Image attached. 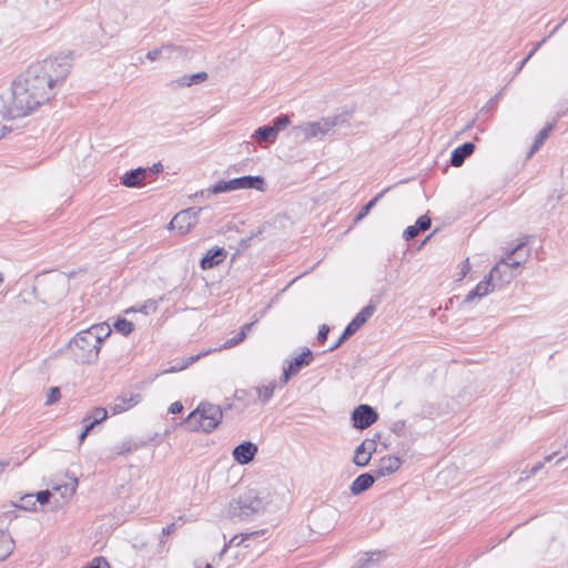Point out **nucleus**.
I'll list each match as a JSON object with an SVG mask.
<instances>
[{
	"label": "nucleus",
	"mask_w": 568,
	"mask_h": 568,
	"mask_svg": "<svg viewBox=\"0 0 568 568\" xmlns=\"http://www.w3.org/2000/svg\"><path fill=\"white\" fill-rule=\"evenodd\" d=\"M78 488V478L72 477L71 481L63 485L53 486L52 490L60 494L62 501L58 506H62L71 500Z\"/></svg>",
	"instance_id": "nucleus-16"
},
{
	"label": "nucleus",
	"mask_w": 568,
	"mask_h": 568,
	"mask_svg": "<svg viewBox=\"0 0 568 568\" xmlns=\"http://www.w3.org/2000/svg\"><path fill=\"white\" fill-rule=\"evenodd\" d=\"M158 166H159L158 164H154V170H155V171H159V168H158Z\"/></svg>",
	"instance_id": "nucleus-64"
},
{
	"label": "nucleus",
	"mask_w": 568,
	"mask_h": 568,
	"mask_svg": "<svg viewBox=\"0 0 568 568\" xmlns=\"http://www.w3.org/2000/svg\"><path fill=\"white\" fill-rule=\"evenodd\" d=\"M156 310H158V301L148 300L140 306H133V307L125 310V314L140 312V313H143L144 315H149V314L155 313Z\"/></svg>",
	"instance_id": "nucleus-25"
},
{
	"label": "nucleus",
	"mask_w": 568,
	"mask_h": 568,
	"mask_svg": "<svg viewBox=\"0 0 568 568\" xmlns=\"http://www.w3.org/2000/svg\"><path fill=\"white\" fill-rule=\"evenodd\" d=\"M82 568H111V566L105 558L95 557L87 566Z\"/></svg>",
	"instance_id": "nucleus-38"
},
{
	"label": "nucleus",
	"mask_w": 568,
	"mask_h": 568,
	"mask_svg": "<svg viewBox=\"0 0 568 568\" xmlns=\"http://www.w3.org/2000/svg\"><path fill=\"white\" fill-rule=\"evenodd\" d=\"M244 338H245V333L239 332L234 337L227 339L223 345H221L219 347V349H226V348L234 347V346L239 345L241 342H243Z\"/></svg>",
	"instance_id": "nucleus-36"
},
{
	"label": "nucleus",
	"mask_w": 568,
	"mask_h": 568,
	"mask_svg": "<svg viewBox=\"0 0 568 568\" xmlns=\"http://www.w3.org/2000/svg\"><path fill=\"white\" fill-rule=\"evenodd\" d=\"M8 132H10V129H9L8 126H6V125H2V126L0 128V140H1V139H2V138H3Z\"/></svg>",
	"instance_id": "nucleus-54"
},
{
	"label": "nucleus",
	"mask_w": 568,
	"mask_h": 568,
	"mask_svg": "<svg viewBox=\"0 0 568 568\" xmlns=\"http://www.w3.org/2000/svg\"><path fill=\"white\" fill-rule=\"evenodd\" d=\"M341 123L339 116L323 118L320 121L306 122L293 129L296 136H303L308 140L312 138L324 136L333 131Z\"/></svg>",
	"instance_id": "nucleus-5"
},
{
	"label": "nucleus",
	"mask_w": 568,
	"mask_h": 568,
	"mask_svg": "<svg viewBox=\"0 0 568 568\" xmlns=\"http://www.w3.org/2000/svg\"><path fill=\"white\" fill-rule=\"evenodd\" d=\"M400 465L402 462L398 457L392 455L385 456L379 460L375 473L377 477H385L398 470Z\"/></svg>",
	"instance_id": "nucleus-15"
},
{
	"label": "nucleus",
	"mask_w": 568,
	"mask_h": 568,
	"mask_svg": "<svg viewBox=\"0 0 568 568\" xmlns=\"http://www.w3.org/2000/svg\"><path fill=\"white\" fill-rule=\"evenodd\" d=\"M474 151H475L474 143H471V142L464 143L463 145L456 148L453 151L452 158H450V164L456 168L460 166L464 163L465 159L468 158L469 155H471Z\"/></svg>",
	"instance_id": "nucleus-17"
},
{
	"label": "nucleus",
	"mask_w": 568,
	"mask_h": 568,
	"mask_svg": "<svg viewBox=\"0 0 568 568\" xmlns=\"http://www.w3.org/2000/svg\"><path fill=\"white\" fill-rule=\"evenodd\" d=\"M375 306L374 305H367L364 308L361 310V312L353 318L359 326H363L374 314Z\"/></svg>",
	"instance_id": "nucleus-31"
},
{
	"label": "nucleus",
	"mask_w": 568,
	"mask_h": 568,
	"mask_svg": "<svg viewBox=\"0 0 568 568\" xmlns=\"http://www.w3.org/2000/svg\"><path fill=\"white\" fill-rule=\"evenodd\" d=\"M246 536H247V535H245V536H243V535H242V536H237V535H236V536H234V537H233V538H232L227 544H225V545H224V548H223V550H222V554L226 552V550H227L231 546H233V545H235V546H240V545L245 540Z\"/></svg>",
	"instance_id": "nucleus-47"
},
{
	"label": "nucleus",
	"mask_w": 568,
	"mask_h": 568,
	"mask_svg": "<svg viewBox=\"0 0 568 568\" xmlns=\"http://www.w3.org/2000/svg\"><path fill=\"white\" fill-rule=\"evenodd\" d=\"M60 399V388L51 387L47 394L45 405H52Z\"/></svg>",
	"instance_id": "nucleus-39"
},
{
	"label": "nucleus",
	"mask_w": 568,
	"mask_h": 568,
	"mask_svg": "<svg viewBox=\"0 0 568 568\" xmlns=\"http://www.w3.org/2000/svg\"><path fill=\"white\" fill-rule=\"evenodd\" d=\"M183 409V405L180 403V402H174L173 404H171L170 408H169V412L171 414H178L180 413L181 410Z\"/></svg>",
	"instance_id": "nucleus-49"
},
{
	"label": "nucleus",
	"mask_w": 568,
	"mask_h": 568,
	"mask_svg": "<svg viewBox=\"0 0 568 568\" xmlns=\"http://www.w3.org/2000/svg\"><path fill=\"white\" fill-rule=\"evenodd\" d=\"M377 444L374 439H365L355 450L353 462L356 466H366L373 453H375Z\"/></svg>",
	"instance_id": "nucleus-11"
},
{
	"label": "nucleus",
	"mask_w": 568,
	"mask_h": 568,
	"mask_svg": "<svg viewBox=\"0 0 568 568\" xmlns=\"http://www.w3.org/2000/svg\"><path fill=\"white\" fill-rule=\"evenodd\" d=\"M554 455H548L544 458V462H539L536 465H534L527 473L526 478L535 476L545 465V463L550 462L552 459Z\"/></svg>",
	"instance_id": "nucleus-40"
},
{
	"label": "nucleus",
	"mask_w": 568,
	"mask_h": 568,
	"mask_svg": "<svg viewBox=\"0 0 568 568\" xmlns=\"http://www.w3.org/2000/svg\"><path fill=\"white\" fill-rule=\"evenodd\" d=\"M136 448H138V446L134 445L132 440H125V442L121 443L120 445L114 446L112 448V454L114 456L125 455V454L133 452Z\"/></svg>",
	"instance_id": "nucleus-32"
},
{
	"label": "nucleus",
	"mask_w": 568,
	"mask_h": 568,
	"mask_svg": "<svg viewBox=\"0 0 568 568\" xmlns=\"http://www.w3.org/2000/svg\"><path fill=\"white\" fill-rule=\"evenodd\" d=\"M83 331L89 335H93V338L100 346L112 332L108 323L94 324L91 327Z\"/></svg>",
	"instance_id": "nucleus-22"
},
{
	"label": "nucleus",
	"mask_w": 568,
	"mask_h": 568,
	"mask_svg": "<svg viewBox=\"0 0 568 568\" xmlns=\"http://www.w3.org/2000/svg\"><path fill=\"white\" fill-rule=\"evenodd\" d=\"M377 419L376 412L368 405L362 404L357 406L353 414V426L358 429H365L374 424Z\"/></svg>",
	"instance_id": "nucleus-10"
},
{
	"label": "nucleus",
	"mask_w": 568,
	"mask_h": 568,
	"mask_svg": "<svg viewBox=\"0 0 568 568\" xmlns=\"http://www.w3.org/2000/svg\"><path fill=\"white\" fill-rule=\"evenodd\" d=\"M174 528H175L174 524H171V525L164 527L162 531L164 535H170L174 530Z\"/></svg>",
	"instance_id": "nucleus-53"
},
{
	"label": "nucleus",
	"mask_w": 568,
	"mask_h": 568,
	"mask_svg": "<svg viewBox=\"0 0 568 568\" xmlns=\"http://www.w3.org/2000/svg\"><path fill=\"white\" fill-rule=\"evenodd\" d=\"M546 39H542L540 42H538L534 49L531 51H529V53L527 54V59H530L535 53L536 51L545 43Z\"/></svg>",
	"instance_id": "nucleus-51"
},
{
	"label": "nucleus",
	"mask_w": 568,
	"mask_h": 568,
	"mask_svg": "<svg viewBox=\"0 0 568 568\" xmlns=\"http://www.w3.org/2000/svg\"><path fill=\"white\" fill-rule=\"evenodd\" d=\"M252 138L258 143H274L277 136L275 135V131L271 126L264 125L256 129Z\"/></svg>",
	"instance_id": "nucleus-23"
},
{
	"label": "nucleus",
	"mask_w": 568,
	"mask_h": 568,
	"mask_svg": "<svg viewBox=\"0 0 568 568\" xmlns=\"http://www.w3.org/2000/svg\"><path fill=\"white\" fill-rule=\"evenodd\" d=\"M146 176V170L143 168H138L135 170H131L126 172L122 178V184L126 187H135L141 184V182Z\"/></svg>",
	"instance_id": "nucleus-20"
},
{
	"label": "nucleus",
	"mask_w": 568,
	"mask_h": 568,
	"mask_svg": "<svg viewBox=\"0 0 568 568\" xmlns=\"http://www.w3.org/2000/svg\"><path fill=\"white\" fill-rule=\"evenodd\" d=\"M207 79L206 72H197L191 75H183L176 80V83L180 87H191L193 84H197L204 82Z\"/></svg>",
	"instance_id": "nucleus-24"
},
{
	"label": "nucleus",
	"mask_w": 568,
	"mask_h": 568,
	"mask_svg": "<svg viewBox=\"0 0 568 568\" xmlns=\"http://www.w3.org/2000/svg\"><path fill=\"white\" fill-rule=\"evenodd\" d=\"M108 417V410L103 407H95L91 414L82 419V423L92 424L94 427L97 424L103 422Z\"/></svg>",
	"instance_id": "nucleus-27"
},
{
	"label": "nucleus",
	"mask_w": 568,
	"mask_h": 568,
	"mask_svg": "<svg viewBox=\"0 0 568 568\" xmlns=\"http://www.w3.org/2000/svg\"><path fill=\"white\" fill-rule=\"evenodd\" d=\"M211 351H206L204 353H201L196 356H191L187 358L186 363L184 365H182L181 367L179 368H175V367H172L171 369H168L166 372H176V371H181V369H184L186 368L189 365L193 364L195 361H197L202 355H207Z\"/></svg>",
	"instance_id": "nucleus-45"
},
{
	"label": "nucleus",
	"mask_w": 568,
	"mask_h": 568,
	"mask_svg": "<svg viewBox=\"0 0 568 568\" xmlns=\"http://www.w3.org/2000/svg\"><path fill=\"white\" fill-rule=\"evenodd\" d=\"M158 166H159L158 164H154V170H155V171H159V168H158Z\"/></svg>",
	"instance_id": "nucleus-62"
},
{
	"label": "nucleus",
	"mask_w": 568,
	"mask_h": 568,
	"mask_svg": "<svg viewBox=\"0 0 568 568\" xmlns=\"http://www.w3.org/2000/svg\"><path fill=\"white\" fill-rule=\"evenodd\" d=\"M362 326H359L355 321L352 320V322L346 326L345 331L342 334V339H346L354 335Z\"/></svg>",
	"instance_id": "nucleus-42"
},
{
	"label": "nucleus",
	"mask_w": 568,
	"mask_h": 568,
	"mask_svg": "<svg viewBox=\"0 0 568 568\" xmlns=\"http://www.w3.org/2000/svg\"><path fill=\"white\" fill-rule=\"evenodd\" d=\"M268 504L270 498L267 495H260L254 490H248L230 501L227 516L235 520H246L254 515L263 514Z\"/></svg>",
	"instance_id": "nucleus-2"
},
{
	"label": "nucleus",
	"mask_w": 568,
	"mask_h": 568,
	"mask_svg": "<svg viewBox=\"0 0 568 568\" xmlns=\"http://www.w3.org/2000/svg\"><path fill=\"white\" fill-rule=\"evenodd\" d=\"M223 417L222 410L217 405L202 403L185 419V425L191 432H213Z\"/></svg>",
	"instance_id": "nucleus-3"
},
{
	"label": "nucleus",
	"mask_w": 568,
	"mask_h": 568,
	"mask_svg": "<svg viewBox=\"0 0 568 568\" xmlns=\"http://www.w3.org/2000/svg\"><path fill=\"white\" fill-rule=\"evenodd\" d=\"M19 507L24 510H37V499L34 498V494H27L20 498Z\"/></svg>",
	"instance_id": "nucleus-33"
},
{
	"label": "nucleus",
	"mask_w": 568,
	"mask_h": 568,
	"mask_svg": "<svg viewBox=\"0 0 568 568\" xmlns=\"http://www.w3.org/2000/svg\"><path fill=\"white\" fill-rule=\"evenodd\" d=\"M68 348L77 363L93 364L99 358L100 345L84 331H80L68 344Z\"/></svg>",
	"instance_id": "nucleus-4"
},
{
	"label": "nucleus",
	"mask_w": 568,
	"mask_h": 568,
	"mask_svg": "<svg viewBox=\"0 0 568 568\" xmlns=\"http://www.w3.org/2000/svg\"><path fill=\"white\" fill-rule=\"evenodd\" d=\"M420 231L416 229V224L415 225H410L408 227L405 229L404 233H403V236L406 241H410L413 240L414 237H416L418 235Z\"/></svg>",
	"instance_id": "nucleus-46"
},
{
	"label": "nucleus",
	"mask_w": 568,
	"mask_h": 568,
	"mask_svg": "<svg viewBox=\"0 0 568 568\" xmlns=\"http://www.w3.org/2000/svg\"><path fill=\"white\" fill-rule=\"evenodd\" d=\"M529 59H527V57L520 62V65H519V70L527 63Z\"/></svg>",
	"instance_id": "nucleus-57"
},
{
	"label": "nucleus",
	"mask_w": 568,
	"mask_h": 568,
	"mask_svg": "<svg viewBox=\"0 0 568 568\" xmlns=\"http://www.w3.org/2000/svg\"><path fill=\"white\" fill-rule=\"evenodd\" d=\"M385 191L378 193L375 197H373L367 204H365L358 215L356 216V221H361L364 216H366L369 211L375 206V204L379 201V199L384 195Z\"/></svg>",
	"instance_id": "nucleus-35"
},
{
	"label": "nucleus",
	"mask_w": 568,
	"mask_h": 568,
	"mask_svg": "<svg viewBox=\"0 0 568 568\" xmlns=\"http://www.w3.org/2000/svg\"><path fill=\"white\" fill-rule=\"evenodd\" d=\"M254 325V322L252 323H248V324H245L244 326H242L241 331L240 332H244L245 335L247 334V332L252 328V326Z\"/></svg>",
	"instance_id": "nucleus-55"
},
{
	"label": "nucleus",
	"mask_w": 568,
	"mask_h": 568,
	"mask_svg": "<svg viewBox=\"0 0 568 568\" xmlns=\"http://www.w3.org/2000/svg\"><path fill=\"white\" fill-rule=\"evenodd\" d=\"M375 479L371 474L359 475L351 485V493L353 495H359L371 488Z\"/></svg>",
	"instance_id": "nucleus-21"
},
{
	"label": "nucleus",
	"mask_w": 568,
	"mask_h": 568,
	"mask_svg": "<svg viewBox=\"0 0 568 568\" xmlns=\"http://www.w3.org/2000/svg\"><path fill=\"white\" fill-rule=\"evenodd\" d=\"M113 327L116 332L121 333L124 336H128L134 329L133 323L125 318H118L114 322Z\"/></svg>",
	"instance_id": "nucleus-30"
},
{
	"label": "nucleus",
	"mask_w": 568,
	"mask_h": 568,
	"mask_svg": "<svg viewBox=\"0 0 568 568\" xmlns=\"http://www.w3.org/2000/svg\"><path fill=\"white\" fill-rule=\"evenodd\" d=\"M3 281H4L3 274L0 272V286L2 285Z\"/></svg>",
	"instance_id": "nucleus-58"
},
{
	"label": "nucleus",
	"mask_w": 568,
	"mask_h": 568,
	"mask_svg": "<svg viewBox=\"0 0 568 568\" xmlns=\"http://www.w3.org/2000/svg\"><path fill=\"white\" fill-rule=\"evenodd\" d=\"M288 124H290L288 116L281 115L274 120V123L271 128L275 131V135L277 136L278 132L284 130Z\"/></svg>",
	"instance_id": "nucleus-37"
},
{
	"label": "nucleus",
	"mask_w": 568,
	"mask_h": 568,
	"mask_svg": "<svg viewBox=\"0 0 568 568\" xmlns=\"http://www.w3.org/2000/svg\"><path fill=\"white\" fill-rule=\"evenodd\" d=\"M257 453V446L252 442H244L233 449V458L241 465L252 462Z\"/></svg>",
	"instance_id": "nucleus-12"
},
{
	"label": "nucleus",
	"mask_w": 568,
	"mask_h": 568,
	"mask_svg": "<svg viewBox=\"0 0 568 568\" xmlns=\"http://www.w3.org/2000/svg\"><path fill=\"white\" fill-rule=\"evenodd\" d=\"M205 568H214L212 565L207 564Z\"/></svg>",
	"instance_id": "nucleus-61"
},
{
	"label": "nucleus",
	"mask_w": 568,
	"mask_h": 568,
	"mask_svg": "<svg viewBox=\"0 0 568 568\" xmlns=\"http://www.w3.org/2000/svg\"><path fill=\"white\" fill-rule=\"evenodd\" d=\"M554 129V124H547L545 128H542L539 133L537 134L535 142L530 149L529 156H531L536 151L539 150V148L544 144V142L548 139L550 132Z\"/></svg>",
	"instance_id": "nucleus-26"
},
{
	"label": "nucleus",
	"mask_w": 568,
	"mask_h": 568,
	"mask_svg": "<svg viewBox=\"0 0 568 568\" xmlns=\"http://www.w3.org/2000/svg\"><path fill=\"white\" fill-rule=\"evenodd\" d=\"M525 247V244L524 243H519L518 245H516L514 248H511L507 256L503 258V263L505 264V267H509V268H518L520 265H523L528 256H529V252L528 250H526L525 252H523Z\"/></svg>",
	"instance_id": "nucleus-13"
},
{
	"label": "nucleus",
	"mask_w": 568,
	"mask_h": 568,
	"mask_svg": "<svg viewBox=\"0 0 568 568\" xmlns=\"http://www.w3.org/2000/svg\"><path fill=\"white\" fill-rule=\"evenodd\" d=\"M362 326H359L355 321L352 320V322L346 326L345 331L342 334V339H346L354 335Z\"/></svg>",
	"instance_id": "nucleus-41"
},
{
	"label": "nucleus",
	"mask_w": 568,
	"mask_h": 568,
	"mask_svg": "<svg viewBox=\"0 0 568 568\" xmlns=\"http://www.w3.org/2000/svg\"><path fill=\"white\" fill-rule=\"evenodd\" d=\"M141 400L142 395L140 393L123 392L110 404L109 410L112 415H119L133 408Z\"/></svg>",
	"instance_id": "nucleus-8"
},
{
	"label": "nucleus",
	"mask_w": 568,
	"mask_h": 568,
	"mask_svg": "<svg viewBox=\"0 0 568 568\" xmlns=\"http://www.w3.org/2000/svg\"><path fill=\"white\" fill-rule=\"evenodd\" d=\"M83 424H84V429H83V432L80 434V437H79V439H80V442H81V443L87 438L88 434H89V433H90V430L93 428V427H92V424H87V423H83Z\"/></svg>",
	"instance_id": "nucleus-50"
},
{
	"label": "nucleus",
	"mask_w": 568,
	"mask_h": 568,
	"mask_svg": "<svg viewBox=\"0 0 568 568\" xmlns=\"http://www.w3.org/2000/svg\"><path fill=\"white\" fill-rule=\"evenodd\" d=\"M227 256L226 250L223 247H214L206 252L201 260V267L203 270H210L214 266L220 265Z\"/></svg>",
	"instance_id": "nucleus-14"
},
{
	"label": "nucleus",
	"mask_w": 568,
	"mask_h": 568,
	"mask_svg": "<svg viewBox=\"0 0 568 568\" xmlns=\"http://www.w3.org/2000/svg\"><path fill=\"white\" fill-rule=\"evenodd\" d=\"M508 267H505L503 263V258L490 270L488 277L491 281H500L503 283H509L515 275L511 272L507 271Z\"/></svg>",
	"instance_id": "nucleus-19"
},
{
	"label": "nucleus",
	"mask_w": 568,
	"mask_h": 568,
	"mask_svg": "<svg viewBox=\"0 0 568 568\" xmlns=\"http://www.w3.org/2000/svg\"><path fill=\"white\" fill-rule=\"evenodd\" d=\"M275 387H276L275 382H270L266 385L256 386L255 390L257 393L260 402L263 404L268 402L274 394Z\"/></svg>",
	"instance_id": "nucleus-28"
},
{
	"label": "nucleus",
	"mask_w": 568,
	"mask_h": 568,
	"mask_svg": "<svg viewBox=\"0 0 568 568\" xmlns=\"http://www.w3.org/2000/svg\"><path fill=\"white\" fill-rule=\"evenodd\" d=\"M344 341H345V339H342V336H341V337L337 339V342H336L333 346H331V347H329V351H334V349L338 348V347L343 344V342H344Z\"/></svg>",
	"instance_id": "nucleus-56"
},
{
	"label": "nucleus",
	"mask_w": 568,
	"mask_h": 568,
	"mask_svg": "<svg viewBox=\"0 0 568 568\" xmlns=\"http://www.w3.org/2000/svg\"><path fill=\"white\" fill-rule=\"evenodd\" d=\"M201 211L202 209L197 207L180 211L171 220L168 229L176 231L179 235L187 234L197 224Z\"/></svg>",
	"instance_id": "nucleus-7"
},
{
	"label": "nucleus",
	"mask_w": 568,
	"mask_h": 568,
	"mask_svg": "<svg viewBox=\"0 0 568 568\" xmlns=\"http://www.w3.org/2000/svg\"><path fill=\"white\" fill-rule=\"evenodd\" d=\"M494 286L495 285L491 284V280L487 276L485 280L479 282L474 290H471L467 294V296L465 297V302L466 303H470L476 297H484V296H486L487 294H489V292L493 291Z\"/></svg>",
	"instance_id": "nucleus-18"
},
{
	"label": "nucleus",
	"mask_w": 568,
	"mask_h": 568,
	"mask_svg": "<svg viewBox=\"0 0 568 568\" xmlns=\"http://www.w3.org/2000/svg\"><path fill=\"white\" fill-rule=\"evenodd\" d=\"M314 359L313 353L310 348H305L297 357L292 359L286 367L283 368V376L281 382L286 384L290 378L294 375H297L300 371L308 366Z\"/></svg>",
	"instance_id": "nucleus-9"
},
{
	"label": "nucleus",
	"mask_w": 568,
	"mask_h": 568,
	"mask_svg": "<svg viewBox=\"0 0 568 568\" xmlns=\"http://www.w3.org/2000/svg\"><path fill=\"white\" fill-rule=\"evenodd\" d=\"M172 47L171 45H163L161 48H156L154 50H151L146 53V58L150 61H156L160 58H162L164 54L171 53Z\"/></svg>",
	"instance_id": "nucleus-34"
},
{
	"label": "nucleus",
	"mask_w": 568,
	"mask_h": 568,
	"mask_svg": "<svg viewBox=\"0 0 568 568\" xmlns=\"http://www.w3.org/2000/svg\"><path fill=\"white\" fill-rule=\"evenodd\" d=\"M466 268L469 270L468 263L466 264V267H463V271H466Z\"/></svg>",
	"instance_id": "nucleus-60"
},
{
	"label": "nucleus",
	"mask_w": 568,
	"mask_h": 568,
	"mask_svg": "<svg viewBox=\"0 0 568 568\" xmlns=\"http://www.w3.org/2000/svg\"><path fill=\"white\" fill-rule=\"evenodd\" d=\"M466 268L469 270L468 263L466 264V267H463V271H466Z\"/></svg>",
	"instance_id": "nucleus-59"
},
{
	"label": "nucleus",
	"mask_w": 568,
	"mask_h": 568,
	"mask_svg": "<svg viewBox=\"0 0 568 568\" xmlns=\"http://www.w3.org/2000/svg\"><path fill=\"white\" fill-rule=\"evenodd\" d=\"M158 166H159L158 164H154V170H155V171H159V168H158Z\"/></svg>",
	"instance_id": "nucleus-63"
},
{
	"label": "nucleus",
	"mask_w": 568,
	"mask_h": 568,
	"mask_svg": "<svg viewBox=\"0 0 568 568\" xmlns=\"http://www.w3.org/2000/svg\"><path fill=\"white\" fill-rule=\"evenodd\" d=\"M329 332V327L326 325V324H323L321 327H320V331H318V334H317V339L323 343L326 341L327 338V334Z\"/></svg>",
	"instance_id": "nucleus-48"
},
{
	"label": "nucleus",
	"mask_w": 568,
	"mask_h": 568,
	"mask_svg": "<svg viewBox=\"0 0 568 568\" xmlns=\"http://www.w3.org/2000/svg\"><path fill=\"white\" fill-rule=\"evenodd\" d=\"M10 462L9 460H2L0 462V476L7 470L9 467Z\"/></svg>",
	"instance_id": "nucleus-52"
},
{
	"label": "nucleus",
	"mask_w": 568,
	"mask_h": 568,
	"mask_svg": "<svg viewBox=\"0 0 568 568\" xmlns=\"http://www.w3.org/2000/svg\"><path fill=\"white\" fill-rule=\"evenodd\" d=\"M13 550V540L8 534H0V561L4 560Z\"/></svg>",
	"instance_id": "nucleus-29"
},
{
	"label": "nucleus",
	"mask_w": 568,
	"mask_h": 568,
	"mask_svg": "<svg viewBox=\"0 0 568 568\" xmlns=\"http://www.w3.org/2000/svg\"><path fill=\"white\" fill-rule=\"evenodd\" d=\"M243 189H255L258 191H263L264 179L262 176L247 175L232 179L230 181H220L212 187V193L217 194Z\"/></svg>",
	"instance_id": "nucleus-6"
},
{
	"label": "nucleus",
	"mask_w": 568,
	"mask_h": 568,
	"mask_svg": "<svg viewBox=\"0 0 568 568\" xmlns=\"http://www.w3.org/2000/svg\"><path fill=\"white\" fill-rule=\"evenodd\" d=\"M430 219L427 215H422L416 221V229L419 231H426L430 227Z\"/></svg>",
	"instance_id": "nucleus-44"
},
{
	"label": "nucleus",
	"mask_w": 568,
	"mask_h": 568,
	"mask_svg": "<svg viewBox=\"0 0 568 568\" xmlns=\"http://www.w3.org/2000/svg\"><path fill=\"white\" fill-rule=\"evenodd\" d=\"M52 496V493L50 490H42L37 494H34V498L37 499V505H45L49 503L50 498Z\"/></svg>",
	"instance_id": "nucleus-43"
},
{
	"label": "nucleus",
	"mask_w": 568,
	"mask_h": 568,
	"mask_svg": "<svg viewBox=\"0 0 568 568\" xmlns=\"http://www.w3.org/2000/svg\"><path fill=\"white\" fill-rule=\"evenodd\" d=\"M71 57L60 53L28 67L11 85V95L4 102V119L28 116L48 103L67 79L71 69Z\"/></svg>",
	"instance_id": "nucleus-1"
}]
</instances>
